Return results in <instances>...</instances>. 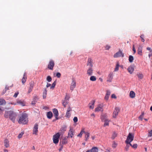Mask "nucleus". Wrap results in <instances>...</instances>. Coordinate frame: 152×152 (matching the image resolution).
<instances>
[{
	"mask_svg": "<svg viewBox=\"0 0 152 152\" xmlns=\"http://www.w3.org/2000/svg\"><path fill=\"white\" fill-rule=\"evenodd\" d=\"M87 66H88V68H93V61L92 58H89L88 59L87 63Z\"/></svg>",
	"mask_w": 152,
	"mask_h": 152,
	"instance_id": "0eeeda50",
	"label": "nucleus"
},
{
	"mask_svg": "<svg viewBox=\"0 0 152 152\" xmlns=\"http://www.w3.org/2000/svg\"><path fill=\"white\" fill-rule=\"evenodd\" d=\"M53 111L56 119L57 120L58 119V110L54 108L53 109Z\"/></svg>",
	"mask_w": 152,
	"mask_h": 152,
	"instance_id": "f8f14e48",
	"label": "nucleus"
},
{
	"mask_svg": "<svg viewBox=\"0 0 152 152\" xmlns=\"http://www.w3.org/2000/svg\"><path fill=\"white\" fill-rule=\"evenodd\" d=\"M32 91V90L29 88L28 90V93H30Z\"/></svg>",
	"mask_w": 152,
	"mask_h": 152,
	"instance_id": "0e129e2a",
	"label": "nucleus"
},
{
	"mask_svg": "<svg viewBox=\"0 0 152 152\" xmlns=\"http://www.w3.org/2000/svg\"><path fill=\"white\" fill-rule=\"evenodd\" d=\"M146 49L147 50L150 51L151 52H152V49L149 47L147 48Z\"/></svg>",
	"mask_w": 152,
	"mask_h": 152,
	"instance_id": "4d7b16f0",
	"label": "nucleus"
},
{
	"mask_svg": "<svg viewBox=\"0 0 152 152\" xmlns=\"http://www.w3.org/2000/svg\"><path fill=\"white\" fill-rule=\"evenodd\" d=\"M6 91H5V90H4L2 92V95H3V94H4L6 93Z\"/></svg>",
	"mask_w": 152,
	"mask_h": 152,
	"instance_id": "e2e57ef3",
	"label": "nucleus"
},
{
	"mask_svg": "<svg viewBox=\"0 0 152 152\" xmlns=\"http://www.w3.org/2000/svg\"><path fill=\"white\" fill-rule=\"evenodd\" d=\"M76 83L75 80H73L71 83V86H70V89L72 91H73L76 87Z\"/></svg>",
	"mask_w": 152,
	"mask_h": 152,
	"instance_id": "9b49d317",
	"label": "nucleus"
},
{
	"mask_svg": "<svg viewBox=\"0 0 152 152\" xmlns=\"http://www.w3.org/2000/svg\"><path fill=\"white\" fill-rule=\"evenodd\" d=\"M104 47L105 50H109V49L111 47L110 46L107 45L104 46Z\"/></svg>",
	"mask_w": 152,
	"mask_h": 152,
	"instance_id": "ea45409f",
	"label": "nucleus"
},
{
	"mask_svg": "<svg viewBox=\"0 0 152 152\" xmlns=\"http://www.w3.org/2000/svg\"><path fill=\"white\" fill-rule=\"evenodd\" d=\"M73 121L74 123H76L78 121V118L77 117H74L73 119Z\"/></svg>",
	"mask_w": 152,
	"mask_h": 152,
	"instance_id": "37998d69",
	"label": "nucleus"
},
{
	"mask_svg": "<svg viewBox=\"0 0 152 152\" xmlns=\"http://www.w3.org/2000/svg\"><path fill=\"white\" fill-rule=\"evenodd\" d=\"M68 138L67 137H66L62 139L61 142L62 144H66L67 143V139Z\"/></svg>",
	"mask_w": 152,
	"mask_h": 152,
	"instance_id": "aec40b11",
	"label": "nucleus"
},
{
	"mask_svg": "<svg viewBox=\"0 0 152 152\" xmlns=\"http://www.w3.org/2000/svg\"><path fill=\"white\" fill-rule=\"evenodd\" d=\"M60 136L59 133H57L53 136V140L54 143L56 144L58 142L59 138Z\"/></svg>",
	"mask_w": 152,
	"mask_h": 152,
	"instance_id": "20e7f679",
	"label": "nucleus"
},
{
	"mask_svg": "<svg viewBox=\"0 0 152 152\" xmlns=\"http://www.w3.org/2000/svg\"><path fill=\"white\" fill-rule=\"evenodd\" d=\"M119 66V64L118 62L117 63L116 66L115 68V71H117L118 70Z\"/></svg>",
	"mask_w": 152,
	"mask_h": 152,
	"instance_id": "c9c22d12",
	"label": "nucleus"
},
{
	"mask_svg": "<svg viewBox=\"0 0 152 152\" xmlns=\"http://www.w3.org/2000/svg\"><path fill=\"white\" fill-rule=\"evenodd\" d=\"M129 145H128V144L126 145L125 149L126 151H128V150L129 149Z\"/></svg>",
	"mask_w": 152,
	"mask_h": 152,
	"instance_id": "603ef678",
	"label": "nucleus"
},
{
	"mask_svg": "<svg viewBox=\"0 0 152 152\" xmlns=\"http://www.w3.org/2000/svg\"><path fill=\"white\" fill-rule=\"evenodd\" d=\"M109 96L106 95H105V96L104 97V99L106 100H108V99H109Z\"/></svg>",
	"mask_w": 152,
	"mask_h": 152,
	"instance_id": "864d4df0",
	"label": "nucleus"
},
{
	"mask_svg": "<svg viewBox=\"0 0 152 152\" xmlns=\"http://www.w3.org/2000/svg\"><path fill=\"white\" fill-rule=\"evenodd\" d=\"M18 94H19V92L18 91H17V92H15V93L14 95L13 96L15 98L17 96Z\"/></svg>",
	"mask_w": 152,
	"mask_h": 152,
	"instance_id": "8fccbe9b",
	"label": "nucleus"
},
{
	"mask_svg": "<svg viewBox=\"0 0 152 152\" xmlns=\"http://www.w3.org/2000/svg\"><path fill=\"white\" fill-rule=\"evenodd\" d=\"M14 105L19 104L22 106H24L25 105V103L24 101L18 100L14 104Z\"/></svg>",
	"mask_w": 152,
	"mask_h": 152,
	"instance_id": "ddd939ff",
	"label": "nucleus"
},
{
	"mask_svg": "<svg viewBox=\"0 0 152 152\" xmlns=\"http://www.w3.org/2000/svg\"><path fill=\"white\" fill-rule=\"evenodd\" d=\"M53 115L52 112L51 111L48 112L47 113V117L48 118L50 119Z\"/></svg>",
	"mask_w": 152,
	"mask_h": 152,
	"instance_id": "c756f323",
	"label": "nucleus"
},
{
	"mask_svg": "<svg viewBox=\"0 0 152 152\" xmlns=\"http://www.w3.org/2000/svg\"><path fill=\"white\" fill-rule=\"evenodd\" d=\"M47 80L49 82H50L52 80V78L50 76H48L47 77Z\"/></svg>",
	"mask_w": 152,
	"mask_h": 152,
	"instance_id": "a19ab883",
	"label": "nucleus"
},
{
	"mask_svg": "<svg viewBox=\"0 0 152 152\" xmlns=\"http://www.w3.org/2000/svg\"><path fill=\"white\" fill-rule=\"evenodd\" d=\"M84 128H82L80 133L77 135V136L81 137L82 136L83 134V133L85 134V133L86 132L84 131Z\"/></svg>",
	"mask_w": 152,
	"mask_h": 152,
	"instance_id": "7c9ffc66",
	"label": "nucleus"
},
{
	"mask_svg": "<svg viewBox=\"0 0 152 152\" xmlns=\"http://www.w3.org/2000/svg\"><path fill=\"white\" fill-rule=\"evenodd\" d=\"M55 65L54 62L53 60H50L49 61L48 65V68L49 69L53 70Z\"/></svg>",
	"mask_w": 152,
	"mask_h": 152,
	"instance_id": "423d86ee",
	"label": "nucleus"
},
{
	"mask_svg": "<svg viewBox=\"0 0 152 152\" xmlns=\"http://www.w3.org/2000/svg\"><path fill=\"white\" fill-rule=\"evenodd\" d=\"M26 72H25L23 74V77L22 79V82L23 84H24L26 82Z\"/></svg>",
	"mask_w": 152,
	"mask_h": 152,
	"instance_id": "6ab92c4d",
	"label": "nucleus"
},
{
	"mask_svg": "<svg viewBox=\"0 0 152 152\" xmlns=\"http://www.w3.org/2000/svg\"><path fill=\"white\" fill-rule=\"evenodd\" d=\"M137 147V145L136 144H134L132 146V147L134 148H136Z\"/></svg>",
	"mask_w": 152,
	"mask_h": 152,
	"instance_id": "3c124183",
	"label": "nucleus"
},
{
	"mask_svg": "<svg viewBox=\"0 0 152 152\" xmlns=\"http://www.w3.org/2000/svg\"><path fill=\"white\" fill-rule=\"evenodd\" d=\"M23 133L21 132L18 135V137L19 138H20L22 137V136L23 134Z\"/></svg>",
	"mask_w": 152,
	"mask_h": 152,
	"instance_id": "de8ad7c7",
	"label": "nucleus"
},
{
	"mask_svg": "<svg viewBox=\"0 0 152 152\" xmlns=\"http://www.w3.org/2000/svg\"><path fill=\"white\" fill-rule=\"evenodd\" d=\"M144 115V113L143 112H142V114L140 115L139 117V119L141 121L142 120V119L143 118V116Z\"/></svg>",
	"mask_w": 152,
	"mask_h": 152,
	"instance_id": "58836bf2",
	"label": "nucleus"
},
{
	"mask_svg": "<svg viewBox=\"0 0 152 152\" xmlns=\"http://www.w3.org/2000/svg\"><path fill=\"white\" fill-rule=\"evenodd\" d=\"M6 113L9 114V118L13 123H15V118L17 116L16 113L13 111H8L6 112Z\"/></svg>",
	"mask_w": 152,
	"mask_h": 152,
	"instance_id": "f03ea898",
	"label": "nucleus"
},
{
	"mask_svg": "<svg viewBox=\"0 0 152 152\" xmlns=\"http://www.w3.org/2000/svg\"><path fill=\"white\" fill-rule=\"evenodd\" d=\"M113 73H110L108 75L107 81L110 82H111L113 78Z\"/></svg>",
	"mask_w": 152,
	"mask_h": 152,
	"instance_id": "b1692460",
	"label": "nucleus"
},
{
	"mask_svg": "<svg viewBox=\"0 0 152 152\" xmlns=\"http://www.w3.org/2000/svg\"><path fill=\"white\" fill-rule=\"evenodd\" d=\"M75 134V132L73 129L70 128L69 130L68 133V136L67 137L68 138H72L73 136Z\"/></svg>",
	"mask_w": 152,
	"mask_h": 152,
	"instance_id": "6e6552de",
	"label": "nucleus"
},
{
	"mask_svg": "<svg viewBox=\"0 0 152 152\" xmlns=\"http://www.w3.org/2000/svg\"><path fill=\"white\" fill-rule=\"evenodd\" d=\"M134 60V58L132 56H129V60L130 62H132Z\"/></svg>",
	"mask_w": 152,
	"mask_h": 152,
	"instance_id": "e433bc0d",
	"label": "nucleus"
},
{
	"mask_svg": "<svg viewBox=\"0 0 152 152\" xmlns=\"http://www.w3.org/2000/svg\"><path fill=\"white\" fill-rule=\"evenodd\" d=\"M69 96L66 94L64 100H63L62 102V104L64 107H66V105L69 103Z\"/></svg>",
	"mask_w": 152,
	"mask_h": 152,
	"instance_id": "39448f33",
	"label": "nucleus"
},
{
	"mask_svg": "<svg viewBox=\"0 0 152 152\" xmlns=\"http://www.w3.org/2000/svg\"><path fill=\"white\" fill-rule=\"evenodd\" d=\"M34 83L33 81H31L30 83V86L34 87Z\"/></svg>",
	"mask_w": 152,
	"mask_h": 152,
	"instance_id": "09e8293b",
	"label": "nucleus"
},
{
	"mask_svg": "<svg viewBox=\"0 0 152 152\" xmlns=\"http://www.w3.org/2000/svg\"><path fill=\"white\" fill-rule=\"evenodd\" d=\"M4 152H8V150L5 149L4 150Z\"/></svg>",
	"mask_w": 152,
	"mask_h": 152,
	"instance_id": "338daca9",
	"label": "nucleus"
},
{
	"mask_svg": "<svg viewBox=\"0 0 152 152\" xmlns=\"http://www.w3.org/2000/svg\"><path fill=\"white\" fill-rule=\"evenodd\" d=\"M9 89V87L7 86H6L5 87V91H7V90Z\"/></svg>",
	"mask_w": 152,
	"mask_h": 152,
	"instance_id": "13d9d810",
	"label": "nucleus"
},
{
	"mask_svg": "<svg viewBox=\"0 0 152 152\" xmlns=\"http://www.w3.org/2000/svg\"><path fill=\"white\" fill-rule=\"evenodd\" d=\"M6 102L5 100L3 99H0V105L5 104Z\"/></svg>",
	"mask_w": 152,
	"mask_h": 152,
	"instance_id": "2f4dec72",
	"label": "nucleus"
},
{
	"mask_svg": "<svg viewBox=\"0 0 152 152\" xmlns=\"http://www.w3.org/2000/svg\"><path fill=\"white\" fill-rule=\"evenodd\" d=\"M105 152H110V151L109 149H107L105 151Z\"/></svg>",
	"mask_w": 152,
	"mask_h": 152,
	"instance_id": "774afa93",
	"label": "nucleus"
},
{
	"mask_svg": "<svg viewBox=\"0 0 152 152\" xmlns=\"http://www.w3.org/2000/svg\"><path fill=\"white\" fill-rule=\"evenodd\" d=\"M28 121V116L26 113H23L19 117L18 122L19 124H26Z\"/></svg>",
	"mask_w": 152,
	"mask_h": 152,
	"instance_id": "f257e3e1",
	"label": "nucleus"
},
{
	"mask_svg": "<svg viewBox=\"0 0 152 152\" xmlns=\"http://www.w3.org/2000/svg\"><path fill=\"white\" fill-rule=\"evenodd\" d=\"M152 56V52H151L149 54L148 56L149 58H150L151 56Z\"/></svg>",
	"mask_w": 152,
	"mask_h": 152,
	"instance_id": "052dcab7",
	"label": "nucleus"
},
{
	"mask_svg": "<svg viewBox=\"0 0 152 152\" xmlns=\"http://www.w3.org/2000/svg\"><path fill=\"white\" fill-rule=\"evenodd\" d=\"M4 146L7 148L9 147V142L8 140L6 139L4 140Z\"/></svg>",
	"mask_w": 152,
	"mask_h": 152,
	"instance_id": "bb28decb",
	"label": "nucleus"
},
{
	"mask_svg": "<svg viewBox=\"0 0 152 152\" xmlns=\"http://www.w3.org/2000/svg\"><path fill=\"white\" fill-rule=\"evenodd\" d=\"M137 76L139 78L142 79L143 77V75L142 74L139 73L137 74Z\"/></svg>",
	"mask_w": 152,
	"mask_h": 152,
	"instance_id": "4c0bfd02",
	"label": "nucleus"
},
{
	"mask_svg": "<svg viewBox=\"0 0 152 152\" xmlns=\"http://www.w3.org/2000/svg\"><path fill=\"white\" fill-rule=\"evenodd\" d=\"M38 125L37 124H36L34 127L33 130V134H34L36 135L37 134V132H38Z\"/></svg>",
	"mask_w": 152,
	"mask_h": 152,
	"instance_id": "1a4fd4ad",
	"label": "nucleus"
},
{
	"mask_svg": "<svg viewBox=\"0 0 152 152\" xmlns=\"http://www.w3.org/2000/svg\"><path fill=\"white\" fill-rule=\"evenodd\" d=\"M91 116L93 117V118H94L95 117V115L94 113L92 114H91Z\"/></svg>",
	"mask_w": 152,
	"mask_h": 152,
	"instance_id": "680f3d73",
	"label": "nucleus"
},
{
	"mask_svg": "<svg viewBox=\"0 0 152 152\" xmlns=\"http://www.w3.org/2000/svg\"><path fill=\"white\" fill-rule=\"evenodd\" d=\"M142 47L140 45H139L138 47L137 53L140 55H142Z\"/></svg>",
	"mask_w": 152,
	"mask_h": 152,
	"instance_id": "a211bd4d",
	"label": "nucleus"
},
{
	"mask_svg": "<svg viewBox=\"0 0 152 152\" xmlns=\"http://www.w3.org/2000/svg\"><path fill=\"white\" fill-rule=\"evenodd\" d=\"M144 37V34H142L140 36V38L141 39V40L143 42H144L145 41V39H144V38H143Z\"/></svg>",
	"mask_w": 152,
	"mask_h": 152,
	"instance_id": "79ce46f5",
	"label": "nucleus"
},
{
	"mask_svg": "<svg viewBox=\"0 0 152 152\" xmlns=\"http://www.w3.org/2000/svg\"><path fill=\"white\" fill-rule=\"evenodd\" d=\"M50 86H51V84L50 83H48L46 85V87H47L48 88V87Z\"/></svg>",
	"mask_w": 152,
	"mask_h": 152,
	"instance_id": "bf43d9fd",
	"label": "nucleus"
},
{
	"mask_svg": "<svg viewBox=\"0 0 152 152\" xmlns=\"http://www.w3.org/2000/svg\"><path fill=\"white\" fill-rule=\"evenodd\" d=\"M101 119L102 120L105 122V123L104 124V126H108L109 125V122L110 121L107 119H105L104 121V116H102L101 117Z\"/></svg>",
	"mask_w": 152,
	"mask_h": 152,
	"instance_id": "dca6fc26",
	"label": "nucleus"
},
{
	"mask_svg": "<svg viewBox=\"0 0 152 152\" xmlns=\"http://www.w3.org/2000/svg\"><path fill=\"white\" fill-rule=\"evenodd\" d=\"M72 110L71 108L69 107L68 108L66 114V117H69L70 115L71 114L70 113V112Z\"/></svg>",
	"mask_w": 152,
	"mask_h": 152,
	"instance_id": "5701e85b",
	"label": "nucleus"
},
{
	"mask_svg": "<svg viewBox=\"0 0 152 152\" xmlns=\"http://www.w3.org/2000/svg\"><path fill=\"white\" fill-rule=\"evenodd\" d=\"M93 68H88L87 71V74L88 76H91L93 74Z\"/></svg>",
	"mask_w": 152,
	"mask_h": 152,
	"instance_id": "2eb2a0df",
	"label": "nucleus"
},
{
	"mask_svg": "<svg viewBox=\"0 0 152 152\" xmlns=\"http://www.w3.org/2000/svg\"><path fill=\"white\" fill-rule=\"evenodd\" d=\"M120 109L118 107H116L115 109V115L116 116L118 115V113L120 111Z\"/></svg>",
	"mask_w": 152,
	"mask_h": 152,
	"instance_id": "a878e982",
	"label": "nucleus"
},
{
	"mask_svg": "<svg viewBox=\"0 0 152 152\" xmlns=\"http://www.w3.org/2000/svg\"><path fill=\"white\" fill-rule=\"evenodd\" d=\"M66 130V127H63L61 128L59 131V132L58 133H59L60 135L64 133Z\"/></svg>",
	"mask_w": 152,
	"mask_h": 152,
	"instance_id": "393cba45",
	"label": "nucleus"
},
{
	"mask_svg": "<svg viewBox=\"0 0 152 152\" xmlns=\"http://www.w3.org/2000/svg\"><path fill=\"white\" fill-rule=\"evenodd\" d=\"M95 112H99L100 111H103V109L102 108V106L101 105V104L98 105L97 107H96L95 109Z\"/></svg>",
	"mask_w": 152,
	"mask_h": 152,
	"instance_id": "4468645a",
	"label": "nucleus"
},
{
	"mask_svg": "<svg viewBox=\"0 0 152 152\" xmlns=\"http://www.w3.org/2000/svg\"><path fill=\"white\" fill-rule=\"evenodd\" d=\"M98 149L96 147L93 148L91 149L88 150L86 152H98Z\"/></svg>",
	"mask_w": 152,
	"mask_h": 152,
	"instance_id": "412c9836",
	"label": "nucleus"
},
{
	"mask_svg": "<svg viewBox=\"0 0 152 152\" xmlns=\"http://www.w3.org/2000/svg\"><path fill=\"white\" fill-rule=\"evenodd\" d=\"M152 136V130L149 132L148 134V137H151Z\"/></svg>",
	"mask_w": 152,
	"mask_h": 152,
	"instance_id": "c03bdc74",
	"label": "nucleus"
},
{
	"mask_svg": "<svg viewBox=\"0 0 152 152\" xmlns=\"http://www.w3.org/2000/svg\"><path fill=\"white\" fill-rule=\"evenodd\" d=\"M47 94V91L46 89H45L44 90L43 94V97L44 99H45L46 98V95Z\"/></svg>",
	"mask_w": 152,
	"mask_h": 152,
	"instance_id": "72a5a7b5",
	"label": "nucleus"
},
{
	"mask_svg": "<svg viewBox=\"0 0 152 152\" xmlns=\"http://www.w3.org/2000/svg\"><path fill=\"white\" fill-rule=\"evenodd\" d=\"M61 76V74L59 72H57L56 75V76L58 78H60Z\"/></svg>",
	"mask_w": 152,
	"mask_h": 152,
	"instance_id": "a18cd8bd",
	"label": "nucleus"
},
{
	"mask_svg": "<svg viewBox=\"0 0 152 152\" xmlns=\"http://www.w3.org/2000/svg\"><path fill=\"white\" fill-rule=\"evenodd\" d=\"M134 138L133 135L131 133H129L125 141V142L127 144L131 143L133 140Z\"/></svg>",
	"mask_w": 152,
	"mask_h": 152,
	"instance_id": "7ed1b4c3",
	"label": "nucleus"
},
{
	"mask_svg": "<svg viewBox=\"0 0 152 152\" xmlns=\"http://www.w3.org/2000/svg\"><path fill=\"white\" fill-rule=\"evenodd\" d=\"M110 93L111 92L110 91L107 90L106 91V95L109 96L110 94Z\"/></svg>",
	"mask_w": 152,
	"mask_h": 152,
	"instance_id": "49530a36",
	"label": "nucleus"
},
{
	"mask_svg": "<svg viewBox=\"0 0 152 152\" xmlns=\"http://www.w3.org/2000/svg\"><path fill=\"white\" fill-rule=\"evenodd\" d=\"M96 77L95 76H91L90 78V80L91 81H95L96 80Z\"/></svg>",
	"mask_w": 152,
	"mask_h": 152,
	"instance_id": "473e14b6",
	"label": "nucleus"
},
{
	"mask_svg": "<svg viewBox=\"0 0 152 152\" xmlns=\"http://www.w3.org/2000/svg\"><path fill=\"white\" fill-rule=\"evenodd\" d=\"M128 71L132 74L134 70V68L133 66H130L128 68Z\"/></svg>",
	"mask_w": 152,
	"mask_h": 152,
	"instance_id": "cd10ccee",
	"label": "nucleus"
},
{
	"mask_svg": "<svg viewBox=\"0 0 152 152\" xmlns=\"http://www.w3.org/2000/svg\"><path fill=\"white\" fill-rule=\"evenodd\" d=\"M95 100H92L91 101L89 104V107L90 109H93L94 107Z\"/></svg>",
	"mask_w": 152,
	"mask_h": 152,
	"instance_id": "f3484780",
	"label": "nucleus"
},
{
	"mask_svg": "<svg viewBox=\"0 0 152 152\" xmlns=\"http://www.w3.org/2000/svg\"><path fill=\"white\" fill-rule=\"evenodd\" d=\"M124 54L122 53L120 50L119 51L115 54V57H123Z\"/></svg>",
	"mask_w": 152,
	"mask_h": 152,
	"instance_id": "9d476101",
	"label": "nucleus"
},
{
	"mask_svg": "<svg viewBox=\"0 0 152 152\" xmlns=\"http://www.w3.org/2000/svg\"><path fill=\"white\" fill-rule=\"evenodd\" d=\"M56 84V80L52 83L51 86L50 87V89H54Z\"/></svg>",
	"mask_w": 152,
	"mask_h": 152,
	"instance_id": "f704fd0d",
	"label": "nucleus"
},
{
	"mask_svg": "<svg viewBox=\"0 0 152 152\" xmlns=\"http://www.w3.org/2000/svg\"><path fill=\"white\" fill-rule=\"evenodd\" d=\"M63 148V146H61V148L59 149V151H61L62 149Z\"/></svg>",
	"mask_w": 152,
	"mask_h": 152,
	"instance_id": "69168bd1",
	"label": "nucleus"
},
{
	"mask_svg": "<svg viewBox=\"0 0 152 152\" xmlns=\"http://www.w3.org/2000/svg\"><path fill=\"white\" fill-rule=\"evenodd\" d=\"M133 51L134 52V53H136V50L135 47L134 45L133 46Z\"/></svg>",
	"mask_w": 152,
	"mask_h": 152,
	"instance_id": "6e6d98bb",
	"label": "nucleus"
},
{
	"mask_svg": "<svg viewBox=\"0 0 152 152\" xmlns=\"http://www.w3.org/2000/svg\"><path fill=\"white\" fill-rule=\"evenodd\" d=\"M130 97L132 98H133L135 96V93L133 91H131L129 93Z\"/></svg>",
	"mask_w": 152,
	"mask_h": 152,
	"instance_id": "c85d7f7f",
	"label": "nucleus"
},
{
	"mask_svg": "<svg viewBox=\"0 0 152 152\" xmlns=\"http://www.w3.org/2000/svg\"><path fill=\"white\" fill-rule=\"evenodd\" d=\"M85 140L87 141L89 139L90 136V133L88 132H86L85 133Z\"/></svg>",
	"mask_w": 152,
	"mask_h": 152,
	"instance_id": "4be33fe9",
	"label": "nucleus"
},
{
	"mask_svg": "<svg viewBox=\"0 0 152 152\" xmlns=\"http://www.w3.org/2000/svg\"><path fill=\"white\" fill-rule=\"evenodd\" d=\"M6 112H6L5 114L4 115V116L5 118H8L9 117V114H7V113H6Z\"/></svg>",
	"mask_w": 152,
	"mask_h": 152,
	"instance_id": "5fc2aeb1",
	"label": "nucleus"
}]
</instances>
